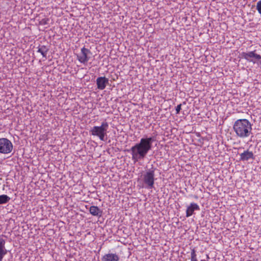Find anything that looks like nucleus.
<instances>
[{
    "label": "nucleus",
    "instance_id": "423d86ee",
    "mask_svg": "<svg viewBox=\"0 0 261 261\" xmlns=\"http://www.w3.org/2000/svg\"><path fill=\"white\" fill-rule=\"evenodd\" d=\"M91 54V51L85 47L81 49V53L79 55H77V60L82 63H86L90 57L88 56L89 55Z\"/></svg>",
    "mask_w": 261,
    "mask_h": 261
},
{
    "label": "nucleus",
    "instance_id": "f257e3e1",
    "mask_svg": "<svg viewBox=\"0 0 261 261\" xmlns=\"http://www.w3.org/2000/svg\"><path fill=\"white\" fill-rule=\"evenodd\" d=\"M233 129L236 136L240 138H246L252 134V124L246 119H240L236 120Z\"/></svg>",
    "mask_w": 261,
    "mask_h": 261
},
{
    "label": "nucleus",
    "instance_id": "a211bd4d",
    "mask_svg": "<svg viewBox=\"0 0 261 261\" xmlns=\"http://www.w3.org/2000/svg\"><path fill=\"white\" fill-rule=\"evenodd\" d=\"M143 187H145L147 186V173L144 174L143 175Z\"/></svg>",
    "mask_w": 261,
    "mask_h": 261
},
{
    "label": "nucleus",
    "instance_id": "7ed1b4c3",
    "mask_svg": "<svg viewBox=\"0 0 261 261\" xmlns=\"http://www.w3.org/2000/svg\"><path fill=\"white\" fill-rule=\"evenodd\" d=\"M109 124L107 122H103L99 126H93L90 130L93 136L98 137L101 141H105V136H107V129Z\"/></svg>",
    "mask_w": 261,
    "mask_h": 261
},
{
    "label": "nucleus",
    "instance_id": "ddd939ff",
    "mask_svg": "<svg viewBox=\"0 0 261 261\" xmlns=\"http://www.w3.org/2000/svg\"><path fill=\"white\" fill-rule=\"evenodd\" d=\"M154 174L152 172H148V186L152 187L154 184Z\"/></svg>",
    "mask_w": 261,
    "mask_h": 261
},
{
    "label": "nucleus",
    "instance_id": "aec40b11",
    "mask_svg": "<svg viewBox=\"0 0 261 261\" xmlns=\"http://www.w3.org/2000/svg\"><path fill=\"white\" fill-rule=\"evenodd\" d=\"M181 104L178 105L176 107L175 110H176V114H178L179 113V112H180V111L181 110Z\"/></svg>",
    "mask_w": 261,
    "mask_h": 261
},
{
    "label": "nucleus",
    "instance_id": "4be33fe9",
    "mask_svg": "<svg viewBox=\"0 0 261 261\" xmlns=\"http://www.w3.org/2000/svg\"><path fill=\"white\" fill-rule=\"evenodd\" d=\"M151 141V138H148V141H147V142H148V150L150 149V142Z\"/></svg>",
    "mask_w": 261,
    "mask_h": 261
},
{
    "label": "nucleus",
    "instance_id": "0eeeda50",
    "mask_svg": "<svg viewBox=\"0 0 261 261\" xmlns=\"http://www.w3.org/2000/svg\"><path fill=\"white\" fill-rule=\"evenodd\" d=\"M108 84L109 79L105 76L98 77L96 79V85L98 89L103 90Z\"/></svg>",
    "mask_w": 261,
    "mask_h": 261
},
{
    "label": "nucleus",
    "instance_id": "39448f33",
    "mask_svg": "<svg viewBox=\"0 0 261 261\" xmlns=\"http://www.w3.org/2000/svg\"><path fill=\"white\" fill-rule=\"evenodd\" d=\"M242 57L250 62L255 63L252 60L254 58L256 60H259V63L261 64V56L255 53V51H251L248 53L243 52L241 54Z\"/></svg>",
    "mask_w": 261,
    "mask_h": 261
},
{
    "label": "nucleus",
    "instance_id": "6e6552de",
    "mask_svg": "<svg viewBox=\"0 0 261 261\" xmlns=\"http://www.w3.org/2000/svg\"><path fill=\"white\" fill-rule=\"evenodd\" d=\"M200 210L199 206L196 203H191L190 205L187 207L186 210V217H189L191 216L195 211Z\"/></svg>",
    "mask_w": 261,
    "mask_h": 261
},
{
    "label": "nucleus",
    "instance_id": "412c9836",
    "mask_svg": "<svg viewBox=\"0 0 261 261\" xmlns=\"http://www.w3.org/2000/svg\"><path fill=\"white\" fill-rule=\"evenodd\" d=\"M7 253L6 252L0 251V261H2L4 255Z\"/></svg>",
    "mask_w": 261,
    "mask_h": 261
},
{
    "label": "nucleus",
    "instance_id": "f3484780",
    "mask_svg": "<svg viewBox=\"0 0 261 261\" xmlns=\"http://www.w3.org/2000/svg\"><path fill=\"white\" fill-rule=\"evenodd\" d=\"M48 18H43L39 22V24L40 25H46L48 23Z\"/></svg>",
    "mask_w": 261,
    "mask_h": 261
},
{
    "label": "nucleus",
    "instance_id": "4468645a",
    "mask_svg": "<svg viewBox=\"0 0 261 261\" xmlns=\"http://www.w3.org/2000/svg\"><path fill=\"white\" fill-rule=\"evenodd\" d=\"M10 200V198L7 195H0V204L7 203Z\"/></svg>",
    "mask_w": 261,
    "mask_h": 261
},
{
    "label": "nucleus",
    "instance_id": "2eb2a0df",
    "mask_svg": "<svg viewBox=\"0 0 261 261\" xmlns=\"http://www.w3.org/2000/svg\"><path fill=\"white\" fill-rule=\"evenodd\" d=\"M5 240H4L2 238H0V251L7 252V251L5 248Z\"/></svg>",
    "mask_w": 261,
    "mask_h": 261
},
{
    "label": "nucleus",
    "instance_id": "1a4fd4ad",
    "mask_svg": "<svg viewBox=\"0 0 261 261\" xmlns=\"http://www.w3.org/2000/svg\"><path fill=\"white\" fill-rule=\"evenodd\" d=\"M240 160L245 161H248L250 159H253L254 155L252 151H250L248 150L244 151L243 153L240 154Z\"/></svg>",
    "mask_w": 261,
    "mask_h": 261
},
{
    "label": "nucleus",
    "instance_id": "6ab92c4d",
    "mask_svg": "<svg viewBox=\"0 0 261 261\" xmlns=\"http://www.w3.org/2000/svg\"><path fill=\"white\" fill-rule=\"evenodd\" d=\"M256 9L258 13L261 14V1L257 2L256 5Z\"/></svg>",
    "mask_w": 261,
    "mask_h": 261
},
{
    "label": "nucleus",
    "instance_id": "9d476101",
    "mask_svg": "<svg viewBox=\"0 0 261 261\" xmlns=\"http://www.w3.org/2000/svg\"><path fill=\"white\" fill-rule=\"evenodd\" d=\"M119 257L116 254L108 253L105 255L101 258L102 261H119Z\"/></svg>",
    "mask_w": 261,
    "mask_h": 261
},
{
    "label": "nucleus",
    "instance_id": "dca6fc26",
    "mask_svg": "<svg viewBox=\"0 0 261 261\" xmlns=\"http://www.w3.org/2000/svg\"><path fill=\"white\" fill-rule=\"evenodd\" d=\"M191 261H198L196 251L194 249H192L191 252Z\"/></svg>",
    "mask_w": 261,
    "mask_h": 261
},
{
    "label": "nucleus",
    "instance_id": "f8f14e48",
    "mask_svg": "<svg viewBox=\"0 0 261 261\" xmlns=\"http://www.w3.org/2000/svg\"><path fill=\"white\" fill-rule=\"evenodd\" d=\"M49 50L48 47L45 45H41L38 47V52L41 54L42 56L46 59L47 53Z\"/></svg>",
    "mask_w": 261,
    "mask_h": 261
},
{
    "label": "nucleus",
    "instance_id": "20e7f679",
    "mask_svg": "<svg viewBox=\"0 0 261 261\" xmlns=\"http://www.w3.org/2000/svg\"><path fill=\"white\" fill-rule=\"evenodd\" d=\"M13 149L11 142L7 138H0V153L7 154L11 152Z\"/></svg>",
    "mask_w": 261,
    "mask_h": 261
},
{
    "label": "nucleus",
    "instance_id": "f03ea898",
    "mask_svg": "<svg viewBox=\"0 0 261 261\" xmlns=\"http://www.w3.org/2000/svg\"><path fill=\"white\" fill-rule=\"evenodd\" d=\"M130 150L134 162L143 159L147 154V138H142L140 143L131 148Z\"/></svg>",
    "mask_w": 261,
    "mask_h": 261
},
{
    "label": "nucleus",
    "instance_id": "9b49d317",
    "mask_svg": "<svg viewBox=\"0 0 261 261\" xmlns=\"http://www.w3.org/2000/svg\"><path fill=\"white\" fill-rule=\"evenodd\" d=\"M90 213L94 216L100 217L102 214V211L97 206H91L89 208Z\"/></svg>",
    "mask_w": 261,
    "mask_h": 261
}]
</instances>
